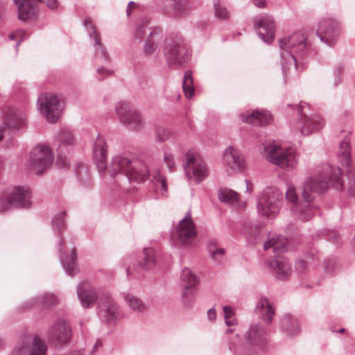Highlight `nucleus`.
Returning a JSON list of instances; mask_svg holds the SVG:
<instances>
[{
	"mask_svg": "<svg viewBox=\"0 0 355 355\" xmlns=\"http://www.w3.org/2000/svg\"><path fill=\"white\" fill-rule=\"evenodd\" d=\"M282 205V195L275 187L264 189L257 197V210L266 219L272 220L279 213Z\"/></svg>",
	"mask_w": 355,
	"mask_h": 355,
	"instance_id": "obj_3",
	"label": "nucleus"
},
{
	"mask_svg": "<svg viewBox=\"0 0 355 355\" xmlns=\"http://www.w3.org/2000/svg\"><path fill=\"white\" fill-rule=\"evenodd\" d=\"M126 272H127V276H128V278H130L131 277H132L134 278H137V275H135L133 272H130V268H127Z\"/></svg>",
	"mask_w": 355,
	"mask_h": 355,
	"instance_id": "obj_61",
	"label": "nucleus"
},
{
	"mask_svg": "<svg viewBox=\"0 0 355 355\" xmlns=\"http://www.w3.org/2000/svg\"><path fill=\"white\" fill-rule=\"evenodd\" d=\"M317 35L324 42L331 45L338 36V24L332 19H322L318 24Z\"/></svg>",
	"mask_w": 355,
	"mask_h": 355,
	"instance_id": "obj_16",
	"label": "nucleus"
},
{
	"mask_svg": "<svg viewBox=\"0 0 355 355\" xmlns=\"http://www.w3.org/2000/svg\"><path fill=\"white\" fill-rule=\"evenodd\" d=\"M179 222H192V218L190 214H187L184 218L181 219Z\"/></svg>",
	"mask_w": 355,
	"mask_h": 355,
	"instance_id": "obj_60",
	"label": "nucleus"
},
{
	"mask_svg": "<svg viewBox=\"0 0 355 355\" xmlns=\"http://www.w3.org/2000/svg\"><path fill=\"white\" fill-rule=\"evenodd\" d=\"M101 345H102V344H101V341L100 340H97L96 341L95 345H94L93 349H92V350H91V352H89V354H90L91 355H93V354L95 353V352L97 350V349H98V347H101Z\"/></svg>",
	"mask_w": 355,
	"mask_h": 355,
	"instance_id": "obj_57",
	"label": "nucleus"
},
{
	"mask_svg": "<svg viewBox=\"0 0 355 355\" xmlns=\"http://www.w3.org/2000/svg\"><path fill=\"white\" fill-rule=\"evenodd\" d=\"M268 266L273 275L279 279H286L292 273L291 264L289 260L284 257H279L271 260Z\"/></svg>",
	"mask_w": 355,
	"mask_h": 355,
	"instance_id": "obj_21",
	"label": "nucleus"
},
{
	"mask_svg": "<svg viewBox=\"0 0 355 355\" xmlns=\"http://www.w3.org/2000/svg\"><path fill=\"white\" fill-rule=\"evenodd\" d=\"M184 51L183 43L180 39L167 38L165 40L164 53L170 64H182Z\"/></svg>",
	"mask_w": 355,
	"mask_h": 355,
	"instance_id": "obj_15",
	"label": "nucleus"
},
{
	"mask_svg": "<svg viewBox=\"0 0 355 355\" xmlns=\"http://www.w3.org/2000/svg\"><path fill=\"white\" fill-rule=\"evenodd\" d=\"M225 320V324L228 327L234 326L237 323V320L234 316L230 318H228L227 320Z\"/></svg>",
	"mask_w": 355,
	"mask_h": 355,
	"instance_id": "obj_55",
	"label": "nucleus"
},
{
	"mask_svg": "<svg viewBox=\"0 0 355 355\" xmlns=\"http://www.w3.org/2000/svg\"><path fill=\"white\" fill-rule=\"evenodd\" d=\"M180 279L184 287L182 297L184 298L187 294H193V289L198 284V278L191 270L185 268L182 271Z\"/></svg>",
	"mask_w": 355,
	"mask_h": 355,
	"instance_id": "obj_29",
	"label": "nucleus"
},
{
	"mask_svg": "<svg viewBox=\"0 0 355 355\" xmlns=\"http://www.w3.org/2000/svg\"><path fill=\"white\" fill-rule=\"evenodd\" d=\"M265 154L269 162L282 168L292 169L297 165L295 151L293 148L270 145L265 148Z\"/></svg>",
	"mask_w": 355,
	"mask_h": 355,
	"instance_id": "obj_5",
	"label": "nucleus"
},
{
	"mask_svg": "<svg viewBox=\"0 0 355 355\" xmlns=\"http://www.w3.org/2000/svg\"><path fill=\"white\" fill-rule=\"evenodd\" d=\"M124 300L130 309L135 312L142 313L147 309V306L139 298L131 294L125 295Z\"/></svg>",
	"mask_w": 355,
	"mask_h": 355,
	"instance_id": "obj_36",
	"label": "nucleus"
},
{
	"mask_svg": "<svg viewBox=\"0 0 355 355\" xmlns=\"http://www.w3.org/2000/svg\"><path fill=\"white\" fill-rule=\"evenodd\" d=\"M67 355H82L79 352H73Z\"/></svg>",
	"mask_w": 355,
	"mask_h": 355,
	"instance_id": "obj_63",
	"label": "nucleus"
},
{
	"mask_svg": "<svg viewBox=\"0 0 355 355\" xmlns=\"http://www.w3.org/2000/svg\"><path fill=\"white\" fill-rule=\"evenodd\" d=\"M38 300L40 303L45 306H51L57 302V297L53 294L47 293L40 297Z\"/></svg>",
	"mask_w": 355,
	"mask_h": 355,
	"instance_id": "obj_43",
	"label": "nucleus"
},
{
	"mask_svg": "<svg viewBox=\"0 0 355 355\" xmlns=\"http://www.w3.org/2000/svg\"><path fill=\"white\" fill-rule=\"evenodd\" d=\"M82 172L85 173V174L87 173V168L83 165L80 166V169L78 171L77 173L80 176Z\"/></svg>",
	"mask_w": 355,
	"mask_h": 355,
	"instance_id": "obj_59",
	"label": "nucleus"
},
{
	"mask_svg": "<svg viewBox=\"0 0 355 355\" xmlns=\"http://www.w3.org/2000/svg\"><path fill=\"white\" fill-rule=\"evenodd\" d=\"M155 263V251L153 248L146 247L143 250V257L139 262V266L143 270L152 268Z\"/></svg>",
	"mask_w": 355,
	"mask_h": 355,
	"instance_id": "obj_34",
	"label": "nucleus"
},
{
	"mask_svg": "<svg viewBox=\"0 0 355 355\" xmlns=\"http://www.w3.org/2000/svg\"><path fill=\"white\" fill-rule=\"evenodd\" d=\"M215 243L214 241H210L208 243L207 248L208 251L214 259H217L218 256H222L225 253V250L223 248H215Z\"/></svg>",
	"mask_w": 355,
	"mask_h": 355,
	"instance_id": "obj_42",
	"label": "nucleus"
},
{
	"mask_svg": "<svg viewBox=\"0 0 355 355\" xmlns=\"http://www.w3.org/2000/svg\"><path fill=\"white\" fill-rule=\"evenodd\" d=\"M159 187V194L163 198L168 196L167 180L164 176L157 174V188Z\"/></svg>",
	"mask_w": 355,
	"mask_h": 355,
	"instance_id": "obj_41",
	"label": "nucleus"
},
{
	"mask_svg": "<svg viewBox=\"0 0 355 355\" xmlns=\"http://www.w3.org/2000/svg\"><path fill=\"white\" fill-rule=\"evenodd\" d=\"M241 120L248 123L256 125H263L269 123L272 120L271 114L267 111L254 110L246 112L241 116Z\"/></svg>",
	"mask_w": 355,
	"mask_h": 355,
	"instance_id": "obj_24",
	"label": "nucleus"
},
{
	"mask_svg": "<svg viewBox=\"0 0 355 355\" xmlns=\"http://www.w3.org/2000/svg\"><path fill=\"white\" fill-rule=\"evenodd\" d=\"M218 198L220 201L232 205L239 209H243L247 206L246 202L240 200L237 193L231 189H220L218 193Z\"/></svg>",
	"mask_w": 355,
	"mask_h": 355,
	"instance_id": "obj_30",
	"label": "nucleus"
},
{
	"mask_svg": "<svg viewBox=\"0 0 355 355\" xmlns=\"http://www.w3.org/2000/svg\"><path fill=\"white\" fill-rule=\"evenodd\" d=\"M281 328L288 335L293 336L299 334L300 327L296 319L290 315H285L280 322Z\"/></svg>",
	"mask_w": 355,
	"mask_h": 355,
	"instance_id": "obj_35",
	"label": "nucleus"
},
{
	"mask_svg": "<svg viewBox=\"0 0 355 355\" xmlns=\"http://www.w3.org/2000/svg\"><path fill=\"white\" fill-rule=\"evenodd\" d=\"M97 72L100 75L103 74L104 73H106V74H109L110 73V72L107 70H105L104 68H99L98 69Z\"/></svg>",
	"mask_w": 355,
	"mask_h": 355,
	"instance_id": "obj_62",
	"label": "nucleus"
},
{
	"mask_svg": "<svg viewBox=\"0 0 355 355\" xmlns=\"http://www.w3.org/2000/svg\"><path fill=\"white\" fill-rule=\"evenodd\" d=\"M71 336V330L64 320H58L51 329L49 334V340L53 344L67 342Z\"/></svg>",
	"mask_w": 355,
	"mask_h": 355,
	"instance_id": "obj_20",
	"label": "nucleus"
},
{
	"mask_svg": "<svg viewBox=\"0 0 355 355\" xmlns=\"http://www.w3.org/2000/svg\"><path fill=\"white\" fill-rule=\"evenodd\" d=\"M137 8H138L137 3H136L135 2H133V1H130L128 3V6L126 9L127 15L130 16L132 13V11Z\"/></svg>",
	"mask_w": 355,
	"mask_h": 355,
	"instance_id": "obj_52",
	"label": "nucleus"
},
{
	"mask_svg": "<svg viewBox=\"0 0 355 355\" xmlns=\"http://www.w3.org/2000/svg\"><path fill=\"white\" fill-rule=\"evenodd\" d=\"M173 236L184 247L193 246L198 236V231L194 223H178Z\"/></svg>",
	"mask_w": 355,
	"mask_h": 355,
	"instance_id": "obj_14",
	"label": "nucleus"
},
{
	"mask_svg": "<svg viewBox=\"0 0 355 355\" xmlns=\"http://www.w3.org/2000/svg\"><path fill=\"white\" fill-rule=\"evenodd\" d=\"M286 199L291 204L290 211L291 219L295 220L308 221L312 220L318 212L313 204L306 203L305 200L299 202L298 195L293 186H289L286 192Z\"/></svg>",
	"mask_w": 355,
	"mask_h": 355,
	"instance_id": "obj_4",
	"label": "nucleus"
},
{
	"mask_svg": "<svg viewBox=\"0 0 355 355\" xmlns=\"http://www.w3.org/2000/svg\"><path fill=\"white\" fill-rule=\"evenodd\" d=\"M29 168L35 174H41L50 167L53 162L52 152L44 144L36 146L31 151Z\"/></svg>",
	"mask_w": 355,
	"mask_h": 355,
	"instance_id": "obj_8",
	"label": "nucleus"
},
{
	"mask_svg": "<svg viewBox=\"0 0 355 355\" xmlns=\"http://www.w3.org/2000/svg\"><path fill=\"white\" fill-rule=\"evenodd\" d=\"M37 103L41 114L49 122L57 121L62 110L60 95L53 92L44 93L39 97Z\"/></svg>",
	"mask_w": 355,
	"mask_h": 355,
	"instance_id": "obj_6",
	"label": "nucleus"
},
{
	"mask_svg": "<svg viewBox=\"0 0 355 355\" xmlns=\"http://www.w3.org/2000/svg\"><path fill=\"white\" fill-rule=\"evenodd\" d=\"M148 24V21L147 19H145L144 20L141 24L139 25V26L137 28V34L140 37L141 36V34L143 33V32H144V28L146 26V25H147Z\"/></svg>",
	"mask_w": 355,
	"mask_h": 355,
	"instance_id": "obj_53",
	"label": "nucleus"
},
{
	"mask_svg": "<svg viewBox=\"0 0 355 355\" xmlns=\"http://www.w3.org/2000/svg\"><path fill=\"white\" fill-rule=\"evenodd\" d=\"M98 307V314L102 321L110 322L116 318L118 308L110 295L101 297Z\"/></svg>",
	"mask_w": 355,
	"mask_h": 355,
	"instance_id": "obj_18",
	"label": "nucleus"
},
{
	"mask_svg": "<svg viewBox=\"0 0 355 355\" xmlns=\"http://www.w3.org/2000/svg\"><path fill=\"white\" fill-rule=\"evenodd\" d=\"M46 347L43 340L37 336L33 339L30 336L20 338L13 349V355H45Z\"/></svg>",
	"mask_w": 355,
	"mask_h": 355,
	"instance_id": "obj_10",
	"label": "nucleus"
},
{
	"mask_svg": "<svg viewBox=\"0 0 355 355\" xmlns=\"http://www.w3.org/2000/svg\"><path fill=\"white\" fill-rule=\"evenodd\" d=\"M66 219H67V214L65 211L60 212L55 217L56 222L64 221Z\"/></svg>",
	"mask_w": 355,
	"mask_h": 355,
	"instance_id": "obj_54",
	"label": "nucleus"
},
{
	"mask_svg": "<svg viewBox=\"0 0 355 355\" xmlns=\"http://www.w3.org/2000/svg\"><path fill=\"white\" fill-rule=\"evenodd\" d=\"M59 256L61 264L65 272L69 276H73L78 272L76 263V252L73 248L71 250L69 257H65L62 252V241L59 244Z\"/></svg>",
	"mask_w": 355,
	"mask_h": 355,
	"instance_id": "obj_26",
	"label": "nucleus"
},
{
	"mask_svg": "<svg viewBox=\"0 0 355 355\" xmlns=\"http://www.w3.org/2000/svg\"><path fill=\"white\" fill-rule=\"evenodd\" d=\"M216 16L220 19H227L229 17V12L220 4L216 5L215 8Z\"/></svg>",
	"mask_w": 355,
	"mask_h": 355,
	"instance_id": "obj_46",
	"label": "nucleus"
},
{
	"mask_svg": "<svg viewBox=\"0 0 355 355\" xmlns=\"http://www.w3.org/2000/svg\"><path fill=\"white\" fill-rule=\"evenodd\" d=\"M296 270L300 273H303L306 271V264L304 260H297L295 266Z\"/></svg>",
	"mask_w": 355,
	"mask_h": 355,
	"instance_id": "obj_50",
	"label": "nucleus"
},
{
	"mask_svg": "<svg viewBox=\"0 0 355 355\" xmlns=\"http://www.w3.org/2000/svg\"><path fill=\"white\" fill-rule=\"evenodd\" d=\"M107 154V145L105 139L102 137L98 136L94 141L93 155L94 159L97 163L98 168L101 171L106 169Z\"/></svg>",
	"mask_w": 355,
	"mask_h": 355,
	"instance_id": "obj_22",
	"label": "nucleus"
},
{
	"mask_svg": "<svg viewBox=\"0 0 355 355\" xmlns=\"http://www.w3.org/2000/svg\"><path fill=\"white\" fill-rule=\"evenodd\" d=\"M254 24L257 28L259 36L266 42H270L275 36V24L270 15L257 17L254 19Z\"/></svg>",
	"mask_w": 355,
	"mask_h": 355,
	"instance_id": "obj_19",
	"label": "nucleus"
},
{
	"mask_svg": "<svg viewBox=\"0 0 355 355\" xmlns=\"http://www.w3.org/2000/svg\"><path fill=\"white\" fill-rule=\"evenodd\" d=\"M171 136V132L170 130L166 128H159L157 130V139L159 141H165L170 138Z\"/></svg>",
	"mask_w": 355,
	"mask_h": 355,
	"instance_id": "obj_44",
	"label": "nucleus"
},
{
	"mask_svg": "<svg viewBox=\"0 0 355 355\" xmlns=\"http://www.w3.org/2000/svg\"><path fill=\"white\" fill-rule=\"evenodd\" d=\"M108 172L112 176L122 173L130 182L144 181L148 177V169L144 164L123 155H116L112 158Z\"/></svg>",
	"mask_w": 355,
	"mask_h": 355,
	"instance_id": "obj_2",
	"label": "nucleus"
},
{
	"mask_svg": "<svg viewBox=\"0 0 355 355\" xmlns=\"http://www.w3.org/2000/svg\"><path fill=\"white\" fill-rule=\"evenodd\" d=\"M280 48L286 53L282 54V69L285 76L294 69L299 74L305 69L302 63H299L294 54H297L304 51L306 48V37L302 32H297L288 37L279 41Z\"/></svg>",
	"mask_w": 355,
	"mask_h": 355,
	"instance_id": "obj_1",
	"label": "nucleus"
},
{
	"mask_svg": "<svg viewBox=\"0 0 355 355\" xmlns=\"http://www.w3.org/2000/svg\"><path fill=\"white\" fill-rule=\"evenodd\" d=\"M255 311L261 315L263 320L267 324H270L272 322L275 313L273 306L268 299L265 297H262L259 300L255 307Z\"/></svg>",
	"mask_w": 355,
	"mask_h": 355,
	"instance_id": "obj_27",
	"label": "nucleus"
},
{
	"mask_svg": "<svg viewBox=\"0 0 355 355\" xmlns=\"http://www.w3.org/2000/svg\"><path fill=\"white\" fill-rule=\"evenodd\" d=\"M288 241L283 236L277 234L269 233L268 240L264 243L265 250L272 248L275 254H280L286 252L288 249Z\"/></svg>",
	"mask_w": 355,
	"mask_h": 355,
	"instance_id": "obj_25",
	"label": "nucleus"
},
{
	"mask_svg": "<svg viewBox=\"0 0 355 355\" xmlns=\"http://www.w3.org/2000/svg\"><path fill=\"white\" fill-rule=\"evenodd\" d=\"M60 141L62 143L70 144L73 141V137L69 132H64L60 136Z\"/></svg>",
	"mask_w": 355,
	"mask_h": 355,
	"instance_id": "obj_47",
	"label": "nucleus"
},
{
	"mask_svg": "<svg viewBox=\"0 0 355 355\" xmlns=\"http://www.w3.org/2000/svg\"><path fill=\"white\" fill-rule=\"evenodd\" d=\"M164 161L169 168H173V166L174 165V162H173V155L171 153H164Z\"/></svg>",
	"mask_w": 355,
	"mask_h": 355,
	"instance_id": "obj_49",
	"label": "nucleus"
},
{
	"mask_svg": "<svg viewBox=\"0 0 355 355\" xmlns=\"http://www.w3.org/2000/svg\"><path fill=\"white\" fill-rule=\"evenodd\" d=\"M85 26L89 31L92 30L96 45L98 46V49L102 55L105 58H107L105 50L104 49L103 46H101L100 35L96 32L92 20L90 19H86L85 20Z\"/></svg>",
	"mask_w": 355,
	"mask_h": 355,
	"instance_id": "obj_39",
	"label": "nucleus"
},
{
	"mask_svg": "<svg viewBox=\"0 0 355 355\" xmlns=\"http://www.w3.org/2000/svg\"><path fill=\"white\" fill-rule=\"evenodd\" d=\"M223 310L224 312V318L225 320H227L232 317L234 316V311L233 309L230 306H224L223 307Z\"/></svg>",
	"mask_w": 355,
	"mask_h": 355,
	"instance_id": "obj_48",
	"label": "nucleus"
},
{
	"mask_svg": "<svg viewBox=\"0 0 355 355\" xmlns=\"http://www.w3.org/2000/svg\"><path fill=\"white\" fill-rule=\"evenodd\" d=\"M266 335V330L257 324L252 325L245 335V343L249 345H259Z\"/></svg>",
	"mask_w": 355,
	"mask_h": 355,
	"instance_id": "obj_31",
	"label": "nucleus"
},
{
	"mask_svg": "<svg viewBox=\"0 0 355 355\" xmlns=\"http://www.w3.org/2000/svg\"><path fill=\"white\" fill-rule=\"evenodd\" d=\"M47 6L51 9H54L58 6V2L56 0H47Z\"/></svg>",
	"mask_w": 355,
	"mask_h": 355,
	"instance_id": "obj_56",
	"label": "nucleus"
},
{
	"mask_svg": "<svg viewBox=\"0 0 355 355\" xmlns=\"http://www.w3.org/2000/svg\"><path fill=\"white\" fill-rule=\"evenodd\" d=\"M155 51V47L154 33L153 31H151L145 40L144 46V53L145 55L150 56L154 53Z\"/></svg>",
	"mask_w": 355,
	"mask_h": 355,
	"instance_id": "obj_40",
	"label": "nucleus"
},
{
	"mask_svg": "<svg viewBox=\"0 0 355 355\" xmlns=\"http://www.w3.org/2000/svg\"><path fill=\"white\" fill-rule=\"evenodd\" d=\"M339 157L343 165H348L350 162V146L349 141L347 139H345L340 142Z\"/></svg>",
	"mask_w": 355,
	"mask_h": 355,
	"instance_id": "obj_38",
	"label": "nucleus"
},
{
	"mask_svg": "<svg viewBox=\"0 0 355 355\" xmlns=\"http://www.w3.org/2000/svg\"><path fill=\"white\" fill-rule=\"evenodd\" d=\"M303 126L302 132L304 135H308L312 131L320 130L322 128L324 122L320 116L313 115L312 116H303Z\"/></svg>",
	"mask_w": 355,
	"mask_h": 355,
	"instance_id": "obj_33",
	"label": "nucleus"
},
{
	"mask_svg": "<svg viewBox=\"0 0 355 355\" xmlns=\"http://www.w3.org/2000/svg\"><path fill=\"white\" fill-rule=\"evenodd\" d=\"M165 5L171 8V14L177 17L187 14L191 10L187 0H166Z\"/></svg>",
	"mask_w": 355,
	"mask_h": 355,
	"instance_id": "obj_32",
	"label": "nucleus"
},
{
	"mask_svg": "<svg viewBox=\"0 0 355 355\" xmlns=\"http://www.w3.org/2000/svg\"><path fill=\"white\" fill-rule=\"evenodd\" d=\"M77 294L82 306L85 309L93 306L97 300L95 291L87 283H82L77 286Z\"/></svg>",
	"mask_w": 355,
	"mask_h": 355,
	"instance_id": "obj_23",
	"label": "nucleus"
},
{
	"mask_svg": "<svg viewBox=\"0 0 355 355\" xmlns=\"http://www.w3.org/2000/svg\"><path fill=\"white\" fill-rule=\"evenodd\" d=\"M41 0H15L20 20H26L34 15L35 6Z\"/></svg>",
	"mask_w": 355,
	"mask_h": 355,
	"instance_id": "obj_28",
	"label": "nucleus"
},
{
	"mask_svg": "<svg viewBox=\"0 0 355 355\" xmlns=\"http://www.w3.org/2000/svg\"><path fill=\"white\" fill-rule=\"evenodd\" d=\"M207 318L211 321H214L216 320V309H215L214 306L210 308L208 310V311H207Z\"/></svg>",
	"mask_w": 355,
	"mask_h": 355,
	"instance_id": "obj_51",
	"label": "nucleus"
},
{
	"mask_svg": "<svg viewBox=\"0 0 355 355\" xmlns=\"http://www.w3.org/2000/svg\"><path fill=\"white\" fill-rule=\"evenodd\" d=\"M182 88L186 98H191L193 96L195 88L191 71H188L184 73Z\"/></svg>",
	"mask_w": 355,
	"mask_h": 355,
	"instance_id": "obj_37",
	"label": "nucleus"
},
{
	"mask_svg": "<svg viewBox=\"0 0 355 355\" xmlns=\"http://www.w3.org/2000/svg\"><path fill=\"white\" fill-rule=\"evenodd\" d=\"M116 112L121 121L132 128L137 129L141 125L142 120L139 113L129 103H119L116 107Z\"/></svg>",
	"mask_w": 355,
	"mask_h": 355,
	"instance_id": "obj_13",
	"label": "nucleus"
},
{
	"mask_svg": "<svg viewBox=\"0 0 355 355\" xmlns=\"http://www.w3.org/2000/svg\"><path fill=\"white\" fill-rule=\"evenodd\" d=\"M329 187V178L322 175L311 177L302 186V196L306 203L311 202L315 197L327 191Z\"/></svg>",
	"mask_w": 355,
	"mask_h": 355,
	"instance_id": "obj_9",
	"label": "nucleus"
},
{
	"mask_svg": "<svg viewBox=\"0 0 355 355\" xmlns=\"http://www.w3.org/2000/svg\"><path fill=\"white\" fill-rule=\"evenodd\" d=\"M25 123L24 114L15 108L10 109L5 116L4 123L0 126V141L8 129H19Z\"/></svg>",
	"mask_w": 355,
	"mask_h": 355,
	"instance_id": "obj_17",
	"label": "nucleus"
},
{
	"mask_svg": "<svg viewBox=\"0 0 355 355\" xmlns=\"http://www.w3.org/2000/svg\"><path fill=\"white\" fill-rule=\"evenodd\" d=\"M187 159V173L196 182H202L208 174L205 162L202 157L193 153H188Z\"/></svg>",
	"mask_w": 355,
	"mask_h": 355,
	"instance_id": "obj_12",
	"label": "nucleus"
},
{
	"mask_svg": "<svg viewBox=\"0 0 355 355\" xmlns=\"http://www.w3.org/2000/svg\"><path fill=\"white\" fill-rule=\"evenodd\" d=\"M254 5L259 8H263L266 6V0H253Z\"/></svg>",
	"mask_w": 355,
	"mask_h": 355,
	"instance_id": "obj_58",
	"label": "nucleus"
},
{
	"mask_svg": "<svg viewBox=\"0 0 355 355\" xmlns=\"http://www.w3.org/2000/svg\"><path fill=\"white\" fill-rule=\"evenodd\" d=\"M235 349V345L234 343H231L230 345V349L234 350Z\"/></svg>",
	"mask_w": 355,
	"mask_h": 355,
	"instance_id": "obj_64",
	"label": "nucleus"
},
{
	"mask_svg": "<svg viewBox=\"0 0 355 355\" xmlns=\"http://www.w3.org/2000/svg\"><path fill=\"white\" fill-rule=\"evenodd\" d=\"M29 190L25 187H15L3 192L0 196V211L6 210L12 205L19 208L31 206Z\"/></svg>",
	"mask_w": 355,
	"mask_h": 355,
	"instance_id": "obj_7",
	"label": "nucleus"
},
{
	"mask_svg": "<svg viewBox=\"0 0 355 355\" xmlns=\"http://www.w3.org/2000/svg\"><path fill=\"white\" fill-rule=\"evenodd\" d=\"M223 163L228 173L243 171L246 167L244 156L236 148L227 147L223 153Z\"/></svg>",
	"mask_w": 355,
	"mask_h": 355,
	"instance_id": "obj_11",
	"label": "nucleus"
},
{
	"mask_svg": "<svg viewBox=\"0 0 355 355\" xmlns=\"http://www.w3.org/2000/svg\"><path fill=\"white\" fill-rule=\"evenodd\" d=\"M341 171L339 168H333L331 171V180L336 184V188L338 189L340 187H341L342 184L340 183V178H341Z\"/></svg>",
	"mask_w": 355,
	"mask_h": 355,
	"instance_id": "obj_45",
	"label": "nucleus"
}]
</instances>
